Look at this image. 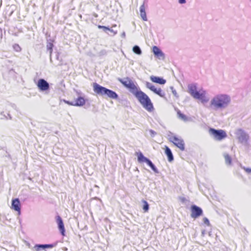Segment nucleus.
Instances as JSON below:
<instances>
[{"mask_svg": "<svg viewBox=\"0 0 251 251\" xmlns=\"http://www.w3.org/2000/svg\"><path fill=\"white\" fill-rule=\"evenodd\" d=\"M119 81L129 90L147 111L152 112L154 111V106L150 98L139 89L131 79L128 77L119 79Z\"/></svg>", "mask_w": 251, "mask_h": 251, "instance_id": "f257e3e1", "label": "nucleus"}, {"mask_svg": "<svg viewBox=\"0 0 251 251\" xmlns=\"http://www.w3.org/2000/svg\"><path fill=\"white\" fill-rule=\"evenodd\" d=\"M230 99L226 95H218L210 101L209 107L214 110H218L225 107L230 102Z\"/></svg>", "mask_w": 251, "mask_h": 251, "instance_id": "f03ea898", "label": "nucleus"}, {"mask_svg": "<svg viewBox=\"0 0 251 251\" xmlns=\"http://www.w3.org/2000/svg\"><path fill=\"white\" fill-rule=\"evenodd\" d=\"M93 86L94 91L99 95L101 96H106L108 98L114 100H116L118 98V95L116 92L100 86L97 83H94Z\"/></svg>", "mask_w": 251, "mask_h": 251, "instance_id": "7ed1b4c3", "label": "nucleus"}, {"mask_svg": "<svg viewBox=\"0 0 251 251\" xmlns=\"http://www.w3.org/2000/svg\"><path fill=\"white\" fill-rule=\"evenodd\" d=\"M188 88V92L194 98L200 100L202 103H205L208 101V99L205 96V91L202 89L197 91L195 84L189 85Z\"/></svg>", "mask_w": 251, "mask_h": 251, "instance_id": "20e7f679", "label": "nucleus"}, {"mask_svg": "<svg viewBox=\"0 0 251 251\" xmlns=\"http://www.w3.org/2000/svg\"><path fill=\"white\" fill-rule=\"evenodd\" d=\"M209 132L215 140L218 141H221L227 136L226 131L222 129L217 130L210 128L209 129Z\"/></svg>", "mask_w": 251, "mask_h": 251, "instance_id": "39448f33", "label": "nucleus"}, {"mask_svg": "<svg viewBox=\"0 0 251 251\" xmlns=\"http://www.w3.org/2000/svg\"><path fill=\"white\" fill-rule=\"evenodd\" d=\"M138 161L140 163L146 162L154 172H156V169L151 161L145 157L141 151L136 152Z\"/></svg>", "mask_w": 251, "mask_h": 251, "instance_id": "423d86ee", "label": "nucleus"}, {"mask_svg": "<svg viewBox=\"0 0 251 251\" xmlns=\"http://www.w3.org/2000/svg\"><path fill=\"white\" fill-rule=\"evenodd\" d=\"M170 142H172L176 147L181 151L185 150V143L182 139L176 136H172L170 138Z\"/></svg>", "mask_w": 251, "mask_h": 251, "instance_id": "0eeeda50", "label": "nucleus"}, {"mask_svg": "<svg viewBox=\"0 0 251 251\" xmlns=\"http://www.w3.org/2000/svg\"><path fill=\"white\" fill-rule=\"evenodd\" d=\"M146 86L151 91L161 97L164 98L165 97V92L161 88H156L150 82L146 83Z\"/></svg>", "mask_w": 251, "mask_h": 251, "instance_id": "6e6552de", "label": "nucleus"}, {"mask_svg": "<svg viewBox=\"0 0 251 251\" xmlns=\"http://www.w3.org/2000/svg\"><path fill=\"white\" fill-rule=\"evenodd\" d=\"M191 216L192 218L194 219L198 218L202 214V209L200 207L195 205H193L191 206Z\"/></svg>", "mask_w": 251, "mask_h": 251, "instance_id": "1a4fd4ad", "label": "nucleus"}, {"mask_svg": "<svg viewBox=\"0 0 251 251\" xmlns=\"http://www.w3.org/2000/svg\"><path fill=\"white\" fill-rule=\"evenodd\" d=\"M65 102L70 105L81 106L85 104V100L83 97H79L75 100V102H70L69 101H65Z\"/></svg>", "mask_w": 251, "mask_h": 251, "instance_id": "9d476101", "label": "nucleus"}, {"mask_svg": "<svg viewBox=\"0 0 251 251\" xmlns=\"http://www.w3.org/2000/svg\"><path fill=\"white\" fill-rule=\"evenodd\" d=\"M11 208L18 212L19 215L21 214V203L19 199L12 200Z\"/></svg>", "mask_w": 251, "mask_h": 251, "instance_id": "9b49d317", "label": "nucleus"}, {"mask_svg": "<svg viewBox=\"0 0 251 251\" xmlns=\"http://www.w3.org/2000/svg\"><path fill=\"white\" fill-rule=\"evenodd\" d=\"M37 85L41 91L48 90L50 88L49 83L44 79H40L38 81Z\"/></svg>", "mask_w": 251, "mask_h": 251, "instance_id": "f8f14e48", "label": "nucleus"}, {"mask_svg": "<svg viewBox=\"0 0 251 251\" xmlns=\"http://www.w3.org/2000/svg\"><path fill=\"white\" fill-rule=\"evenodd\" d=\"M56 222L58 225L59 230L63 236H65V229L63 222L59 216L56 217Z\"/></svg>", "mask_w": 251, "mask_h": 251, "instance_id": "ddd939ff", "label": "nucleus"}, {"mask_svg": "<svg viewBox=\"0 0 251 251\" xmlns=\"http://www.w3.org/2000/svg\"><path fill=\"white\" fill-rule=\"evenodd\" d=\"M150 79L153 82L159 84H164L166 82V80L163 78L154 75L151 76Z\"/></svg>", "mask_w": 251, "mask_h": 251, "instance_id": "4468645a", "label": "nucleus"}, {"mask_svg": "<svg viewBox=\"0 0 251 251\" xmlns=\"http://www.w3.org/2000/svg\"><path fill=\"white\" fill-rule=\"evenodd\" d=\"M152 51L154 55L157 57L161 58H163L164 57V55L162 51L157 47L153 46L152 48Z\"/></svg>", "mask_w": 251, "mask_h": 251, "instance_id": "2eb2a0df", "label": "nucleus"}, {"mask_svg": "<svg viewBox=\"0 0 251 251\" xmlns=\"http://www.w3.org/2000/svg\"><path fill=\"white\" fill-rule=\"evenodd\" d=\"M54 245L52 244H45V245H36L34 248L36 251H39L41 249H45L46 248H52Z\"/></svg>", "mask_w": 251, "mask_h": 251, "instance_id": "dca6fc26", "label": "nucleus"}, {"mask_svg": "<svg viewBox=\"0 0 251 251\" xmlns=\"http://www.w3.org/2000/svg\"><path fill=\"white\" fill-rule=\"evenodd\" d=\"M140 15L144 21H147L148 19L146 16L144 3H143L140 7Z\"/></svg>", "mask_w": 251, "mask_h": 251, "instance_id": "f3484780", "label": "nucleus"}, {"mask_svg": "<svg viewBox=\"0 0 251 251\" xmlns=\"http://www.w3.org/2000/svg\"><path fill=\"white\" fill-rule=\"evenodd\" d=\"M165 153L168 156V161L171 162L174 159L173 155L170 148L167 146H165Z\"/></svg>", "mask_w": 251, "mask_h": 251, "instance_id": "a211bd4d", "label": "nucleus"}, {"mask_svg": "<svg viewBox=\"0 0 251 251\" xmlns=\"http://www.w3.org/2000/svg\"><path fill=\"white\" fill-rule=\"evenodd\" d=\"M53 41H50V42H48L47 44V48L48 50L50 51V54H51L52 52V49L53 47Z\"/></svg>", "mask_w": 251, "mask_h": 251, "instance_id": "6ab92c4d", "label": "nucleus"}, {"mask_svg": "<svg viewBox=\"0 0 251 251\" xmlns=\"http://www.w3.org/2000/svg\"><path fill=\"white\" fill-rule=\"evenodd\" d=\"M143 203V209L144 212H147L149 209V205L148 202L145 200L142 201Z\"/></svg>", "mask_w": 251, "mask_h": 251, "instance_id": "aec40b11", "label": "nucleus"}, {"mask_svg": "<svg viewBox=\"0 0 251 251\" xmlns=\"http://www.w3.org/2000/svg\"><path fill=\"white\" fill-rule=\"evenodd\" d=\"M133 52L137 54H141L142 51L140 49V48L138 46H135L133 48Z\"/></svg>", "mask_w": 251, "mask_h": 251, "instance_id": "412c9836", "label": "nucleus"}, {"mask_svg": "<svg viewBox=\"0 0 251 251\" xmlns=\"http://www.w3.org/2000/svg\"><path fill=\"white\" fill-rule=\"evenodd\" d=\"M177 115L178 116L179 118L180 119L183 120V121H186L187 120V118L186 115L181 113L180 111L177 112Z\"/></svg>", "mask_w": 251, "mask_h": 251, "instance_id": "4be33fe9", "label": "nucleus"}, {"mask_svg": "<svg viewBox=\"0 0 251 251\" xmlns=\"http://www.w3.org/2000/svg\"><path fill=\"white\" fill-rule=\"evenodd\" d=\"M224 157H225L226 162L228 164H231V158L230 156L228 154H225Z\"/></svg>", "mask_w": 251, "mask_h": 251, "instance_id": "5701e85b", "label": "nucleus"}, {"mask_svg": "<svg viewBox=\"0 0 251 251\" xmlns=\"http://www.w3.org/2000/svg\"><path fill=\"white\" fill-rule=\"evenodd\" d=\"M13 48L14 49V50L17 52L20 51L22 50L20 46L17 44H14L13 46Z\"/></svg>", "mask_w": 251, "mask_h": 251, "instance_id": "b1692460", "label": "nucleus"}, {"mask_svg": "<svg viewBox=\"0 0 251 251\" xmlns=\"http://www.w3.org/2000/svg\"><path fill=\"white\" fill-rule=\"evenodd\" d=\"M203 222L204 223V224H205L207 226H209L210 225L208 219L206 217L203 219Z\"/></svg>", "mask_w": 251, "mask_h": 251, "instance_id": "393cba45", "label": "nucleus"}, {"mask_svg": "<svg viewBox=\"0 0 251 251\" xmlns=\"http://www.w3.org/2000/svg\"><path fill=\"white\" fill-rule=\"evenodd\" d=\"M98 28H102V29H103L104 30H110V28H109L108 27H106V26H105L99 25L98 26Z\"/></svg>", "mask_w": 251, "mask_h": 251, "instance_id": "a878e982", "label": "nucleus"}, {"mask_svg": "<svg viewBox=\"0 0 251 251\" xmlns=\"http://www.w3.org/2000/svg\"><path fill=\"white\" fill-rule=\"evenodd\" d=\"M178 1L180 3L182 4L185 3V0H178Z\"/></svg>", "mask_w": 251, "mask_h": 251, "instance_id": "bb28decb", "label": "nucleus"}, {"mask_svg": "<svg viewBox=\"0 0 251 251\" xmlns=\"http://www.w3.org/2000/svg\"><path fill=\"white\" fill-rule=\"evenodd\" d=\"M247 171L249 172V173H251V169H248L247 170Z\"/></svg>", "mask_w": 251, "mask_h": 251, "instance_id": "cd10ccee", "label": "nucleus"}, {"mask_svg": "<svg viewBox=\"0 0 251 251\" xmlns=\"http://www.w3.org/2000/svg\"><path fill=\"white\" fill-rule=\"evenodd\" d=\"M185 200V199L184 198H182V201H184Z\"/></svg>", "mask_w": 251, "mask_h": 251, "instance_id": "c85d7f7f", "label": "nucleus"}]
</instances>
